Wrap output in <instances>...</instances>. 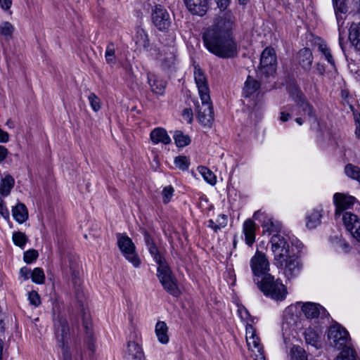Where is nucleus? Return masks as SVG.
<instances>
[{"instance_id": "f257e3e1", "label": "nucleus", "mask_w": 360, "mask_h": 360, "mask_svg": "<svg viewBox=\"0 0 360 360\" xmlns=\"http://www.w3.org/2000/svg\"><path fill=\"white\" fill-rule=\"evenodd\" d=\"M235 17L231 12H226L217 22L207 28L202 34L205 47L212 54L221 58H233L238 54V46L232 30Z\"/></svg>"}, {"instance_id": "f03ea898", "label": "nucleus", "mask_w": 360, "mask_h": 360, "mask_svg": "<svg viewBox=\"0 0 360 360\" xmlns=\"http://www.w3.org/2000/svg\"><path fill=\"white\" fill-rule=\"evenodd\" d=\"M254 281L266 297L276 301H283L285 299L288 294L287 288L280 278H275L270 274L261 279H254Z\"/></svg>"}, {"instance_id": "7ed1b4c3", "label": "nucleus", "mask_w": 360, "mask_h": 360, "mask_svg": "<svg viewBox=\"0 0 360 360\" xmlns=\"http://www.w3.org/2000/svg\"><path fill=\"white\" fill-rule=\"evenodd\" d=\"M144 7L151 10L153 25L160 32H167L172 25V18L165 6L159 4V0H146Z\"/></svg>"}, {"instance_id": "20e7f679", "label": "nucleus", "mask_w": 360, "mask_h": 360, "mask_svg": "<svg viewBox=\"0 0 360 360\" xmlns=\"http://www.w3.org/2000/svg\"><path fill=\"white\" fill-rule=\"evenodd\" d=\"M157 277L167 292L176 297L181 295L177 280L167 262L158 266Z\"/></svg>"}, {"instance_id": "39448f33", "label": "nucleus", "mask_w": 360, "mask_h": 360, "mask_svg": "<svg viewBox=\"0 0 360 360\" xmlns=\"http://www.w3.org/2000/svg\"><path fill=\"white\" fill-rule=\"evenodd\" d=\"M117 246L124 258L134 267H139L141 259L136 252V247L132 240L126 233H117Z\"/></svg>"}, {"instance_id": "423d86ee", "label": "nucleus", "mask_w": 360, "mask_h": 360, "mask_svg": "<svg viewBox=\"0 0 360 360\" xmlns=\"http://www.w3.org/2000/svg\"><path fill=\"white\" fill-rule=\"evenodd\" d=\"M328 338L332 346L340 350L348 346L349 335L345 328L336 323L329 328Z\"/></svg>"}, {"instance_id": "0eeeda50", "label": "nucleus", "mask_w": 360, "mask_h": 360, "mask_svg": "<svg viewBox=\"0 0 360 360\" xmlns=\"http://www.w3.org/2000/svg\"><path fill=\"white\" fill-rule=\"evenodd\" d=\"M250 267L255 279H261L266 275H270L269 262L266 255L257 250L255 255L250 259Z\"/></svg>"}, {"instance_id": "6e6552de", "label": "nucleus", "mask_w": 360, "mask_h": 360, "mask_svg": "<svg viewBox=\"0 0 360 360\" xmlns=\"http://www.w3.org/2000/svg\"><path fill=\"white\" fill-rule=\"evenodd\" d=\"M210 0H184L188 10L193 15L203 16L207 11ZM218 7L225 10L230 3V0H216Z\"/></svg>"}, {"instance_id": "1a4fd4ad", "label": "nucleus", "mask_w": 360, "mask_h": 360, "mask_svg": "<svg viewBox=\"0 0 360 360\" xmlns=\"http://www.w3.org/2000/svg\"><path fill=\"white\" fill-rule=\"evenodd\" d=\"M271 250L275 262H282L283 258L290 255V246L286 238L280 234H274L271 238Z\"/></svg>"}, {"instance_id": "9d476101", "label": "nucleus", "mask_w": 360, "mask_h": 360, "mask_svg": "<svg viewBox=\"0 0 360 360\" xmlns=\"http://www.w3.org/2000/svg\"><path fill=\"white\" fill-rule=\"evenodd\" d=\"M275 264L278 267L283 269L285 276L288 280L297 276L302 269V264H300L299 258L294 254L283 258L282 262L277 261Z\"/></svg>"}, {"instance_id": "9b49d317", "label": "nucleus", "mask_w": 360, "mask_h": 360, "mask_svg": "<svg viewBox=\"0 0 360 360\" xmlns=\"http://www.w3.org/2000/svg\"><path fill=\"white\" fill-rule=\"evenodd\" d=\"M277 59L275 50L266 47L262 53L260 66L262 72L267 77L272 75L276 70Z\"/></svg>"}, {"instance_id": "f8f14e48", "label": "nucleus", "mask_w": 360, "mask_h": 360, "mask_svg": "<svg viewBox=\"0 0 360 360\" xmlns=\"http://www.w3.org/2000/svg\"><path fill=\"white\" fill-rule=\"evenodd\" d=\"M55 336L58 347L68 345L70 339V327L66 318H60L53 321Z\"/></svg>"}, {"instance_id": "ddd939ff", "label": "nucleus", "mask_w": 360, "mask_h": 360, "mask_svg": "<svg viewBox=\"0 0 360 360\" xmlns=\"http://www.w3.org/2000/svg\"><path fill=\"white\" fill-rule=\"evenodd\" d=\"M55 336L58 347L68 345L70 339V327L66 318H60L53 321Z\"/></svg>"}, {"instance_id": "4468645a", "label": "nucleus", "mask_w": 360, "mask_h": 360, "mask_svg": "<svg viewBox=\"0 0 360 360\" xmlns=\"http://www.w3.org/2000/svg\"><path fill=\"white\" fill-rule=\"evenodd\" d=\"M356 198L342 193H335L333 195V203L335 207V219L337 220L340 216L351 208L354 204Z\"/></svg>"}, {"instance_id": "2eb2a0df", "label": "nucleus", "mask_w": 360, "mask_h": 360, "mask_svg": "<svg viewBox=\"0 0 360 360\" xmlns=\"http://www.w3.org/2000/svg\"><path fill=\"white\" fill-rule=\"evenodd\" d=\"M346 230L360 243V217L351 212H345L342 217Z\"/></svg>"}, {"instance_id": "dca6fc26", "label": "nucleus", "mask_w": 360, "mask_h": 360, "mask_svg": "<svg viewBox=\"0 0 360 360\" xmlns=\"http://www.w3.org/2000/svg\"><path fill=\"white\" fill-rule=\"evenodd\" d=\"M194 69V79L200 99L207 100L210 96V88L207 77L199 67L195 66Z\"/></svg>"}, {"instance_id": "f3484780", "label": "nucleus", "mask_w": 360, "mask_h": 360, "mask_svg": "<svg viewBox=\"0 0 360 360\" xmlns=\"http://www.w3.org/2000/svg\"><path fill=\"white\" fill-rule=\"evenodd\" d=\"M202 106L198 111V119L200 122L207 127H211L214 121V110L210 99V96L207 100H201Z\"/></svg>"}, {"instance_id": "a211bd4d", "label": "nucleus", "mask_w": 360, "mask_h": 360, "mask_svg": "<svg viewBox=\"0 0 360 360\" xmlns=\"http://www.w3.org/2000/svg\"><path fill=\"white\" fill-rule=\"evenodd\" d=\"M294 107V110L296 111L297 115L304 116L309 121H317L316 109L313 105L307 100V98H305L296 103Z\"/></svg>"}, {"instance_id": "6ab92c4d", "label": "nucleus", "mask_w": 360, "mask_h": 360, "mask_svg": "<svg viewBox=\"0 0 360 360\" xmlns=\"http://www.w3.org/2000/svg\"><path fill=\"white\" fill-rule=\"evenodd\" d=\"M302 311L307 319H315L319 316L323 318L328 315L324 307L314 302L304 303L302 306Z\"/></svg>"}, {"instance_id": "aec40b11", "label": "nucleus", "mask_w": 360, "mask_h": 360, "mask_svg": "<svg viewBox=\"0 0 360 360\" xmlns=\"http://www.w3.org/2000/svg\"><path fill=\"white\" fill-rule=\"evenodd\" d=\"M349 38L355 49L354 53L352 54L351 60L358 63L360 62V24L351 27Z\"/></svg>"}, {"instance_id": "412c9836", "label": "nucleus", "mask_w": 360, "mask_h": 360, "mask_svg": "<svg viewBox=\"0 0 360 360\" xmlns=\"http://www.w3.org/2000/svg\"><path fill=\"white\" fill-rule=\"evenodd\" d=\"M82 326L85 330L84 345L90 352L89 355L93 356L96 350V345L91 321L84 317Z\"/></svg>"}, {"instance_id": "4be33fe9", "label": "nucleus", "mask_w": 360, "mask_h": 360, "mask_svg": "<svg viewBox=\"0 0 360 360\" xmlns=\"http://www.w3.org/2000/svg\"><path fill=\"white\" fill-rule=\"evenodd\" d=\"M259 82L249 75L245 82L243 95L246 98H254L259 94Z\"/></svg>"}, {"instance_id": "5701e85b", "label": "nucleus", "mask_w": 360, "mask_h": 360, "mask_svg": "<svg viewBox=\"0 0 360 360\" xmlns=\"http://www.w3.org/2000/svg\"><path fill=\"white\" fill-rule=\"evenodd\" d=\"M150 139L153 144L162 143L164 145L170 144L171 138L165 129L162 127H156L153 129L150 134Z\"/></svg>"}, {"instance_id": "b1692460", "label": "nucleus", "mask_w": 360, "mask_h": 360, "mask_svg": "<svg viewBox=\"0 0 360 360\" xmlns=\"http://www.w3.org/2000/svg\"><path fill=\"white\" fill-rule=\"evenodd\" d=\"M256 224L250 219H246L243 225V233L245 236V243L251 247L255 241Z\"/></svg>"}, {"instance_id": "393cba45", "label": "nucleus", "mask_w": 360, "mask_h": 360, "mask_svg": "<svg viewBox=\"0 0 360 360\" xmlns=\"http://www.w3.org/2000/svg\"><path fill=\"white\" fill-rule=\"evenodd\" d=\"M148 83L153 94L159 96H163L165 94L167 82L164 79L157 77L155 75L148 74Z\"/></svg>"}, {"instance_id": "a878e982", "label": "nucleus", "mask_w": 360, "mask_h": 360, "mask_svg": "<svg viewBox=\"0 0 360 360\" xmlns=\"http://www.w3.org/2000/svg\"><path fill=\"white\" fill-rule=\"evenodd\" d=\"M298 63L302 68L309 72L311 68L313 63V54L310 49L303 48L297 53Z\"/></svg>"}, {"instance_id": "bb28decb", "label": "nucleus", "mask_w": 360, "mask_h": 360, "mask_svg": "<svg viewBox=\"0 0 360 360\" xmlns=\"http://www.w3.org/2000/svg\"><path fill=\"white\" fill-rule=\"evenodd\" d=\"M13 219L19 224H23L28 219V210L24 203L18 202L12 207Z\"/></svg>"}, {"instance_id": "cd10ccee", "label": "nucleus", "mask_w": 360, "mask_h": 360, "mask_svg": "<svg viewBox=\"0 0 360 360\" xmlns=\"http://www.w3.org/2000/svg\"><path fill=\"white\" fill-rule=\"evenodd\" d=\"M249 349L255 353V360H265L264 352L263 347L260 344L258 336L252 338L250 340L247 341Z\"/></svg>"}, {"instance_id": "c85d7f7f", "label": "nucleus", "mask_w": 360, "mask_h": 360, "mask_svg": "<svg viewBox=\"0 0 360 360\" xmlns=\"http://www.w3.org/2000/svg\"><path fill=\"white\" fill-rule=\"evenodd\" d=\"M323 210L321 207L314 209L307 217L306 226L307 228L315 229L321 224Z\"/></svg>"}, {"instance_id": "c756f323", "label": "nucleus", "mask_w": 360, "mask_h": 360, "mask_svg": "<svg viewBox=\"0 0 360 360\" xmlns=\"http://www.w3.org/2000/svg\"><path fill=\"white\" fill-rule=\"evenodd\" d=\"M262 226L264 233L269 235L278 234L281 229V224L272 218H265L262 222Z\"/></svg>"}, {"instance_id": "7c9ffc66", "label": "nucleus", "mask_w": 360, "mask_h": 360, "mask_svg": "<svg viewBox=\"0 0 360 360\" xmlns=\"http://www.w3.org/2000/svg\"><path fill=\"white\" fill-rule=\"evenodd\" d=\"M127 354L133 360H145L141 347L134 341L128 342Z\"/></svg>"}, {"instance_id": "2f4dec72", "label": "nucleus", "mask_w": 360, "mask_h": 360, "mask_svg": "<svg viewBox=\"0 0 360 360\" xmlns=\"http://www.w3.org/2000/svg\"><path fill=\"white\" fill-rule=\"evenodd\" d=\"M135 43L143 50L148 51L150 47V40L147 32L142 28H138L135 36Z\"/></svg>"}, {"instance_id": "473e14b6", "label": "nucleus", "mask_w": 360, "mask_h": 360, "mask_svg": "<svg viewBox=\"0 0 360 360\" xmlns=\"http://www.w3.org/2000/svg\"><path fill=\"white\" fill-rule=\"evenodd\" d=\"M15 185V179L14 178L10 175L7 174L4 178L1 179L0 182V194L1 195L6 197L8 196L12 188Z\"/></svg>"}, {"instance_id": "72a5a7b5", "label": "nucleus", "mask_w": 360, "mask_h": 360, "mask_svg": "<svg viewBox=\"0 0 360 360\" xmlns=\"http://www.w3.org/2000/svg\"><path fill=\"white\" fill-rule=\"evenodd\" d=\"M168 327L165 321H158L155 325V334L158 340L162 344H167L169 342L167 335Z\"/></svg>"}, {"instance_id": "f704fd0d", "label": "nucleus", "mask_w": 360, "mask_h": 360, "mask_svg": "<svg viewBox=\"0 0 360 360\" xmlns=\"http://www.w3.org/2000/svg\"><path fill=\"white\" fill-rule=\"evenodd\" d=\"M304 334L307 344L314 347L316 349L320 347L319 336L314 330L309 328L305 330Z\"/></svg>"}, {"instance_id": "c9c22d12", "label": "nucleus", "mask_w": 360, "mask_h": 360, "mask_svg": "<svg viewBox=\"0 0 360 360\" xmlns=\"http://www.w3.org/2000/svg\"><path fill=\"white\" fill-rule=\"evenodd\" d=\"M288 91L290 98L295 102V104L307 98L305 95L302 91L301 89L296 84L290 85L288 86Z\"/></svg>"}, {"instance_id": "e433bc0d", "label": "nucleus", "mask_w": 360, "mask_h": 360, "mask_svg": "<svg viewBox=\"0 0 360 360\" xmlns=\"http://www.w3.org/2000/svg\"><path fill=\"white\" fill-rule=\"evenodd\" d=\"M176 146L178 148H183L191 143V139L188 135L184 134L183 131L177 130L174 131L173 136Z\"/></svg>"}, {"instance_id": "4c0bfd02", "label": "nucleus", "mask_w": 360, "mask_h": 360, "mask_svg": "<svg viewBox=\"0 0 360 360\" xmlns=\"http://www.w3.org/2000/svg\"><path fill=\"white\" fill-rule=\"evenodd\" d=\"M198 170L202 176L204 180L212 186L217 183V177L215 174L207 167L205 166H199Z\"/></svg>"}, {"instance_id": "58836bf2", "label": "nucleus", "mask_w": 360, "mask_h": 360, "mask_svg": "<svg viewBox=\"0 0 360 360\" xmlns=\"http://www.w3.org/2000/svg\"><path fill=\"white\" fill-rule=\"evenodd\" d=\"M14 32V27L13 25L8 22L4 21L0 25V34L4 37L6 41H9L12 39Z\"/></svg>"}, {"instance_id": "ea45409f", "label": "nucleus", "mask_w": 360, "mask_h": 360, "mask_svg": "<svg viewBox=\"0 0 360 360\" xmlns=\"http://www.w3.org/2000/svg\"><path fill=\"white\" fill-rule=\"evenodd\" d=\"M337 20L342 18L341 14L346 13L348 8L345 0H332Z\"/></svg>"}, {"instance_id": "a19ab883", "label": "nucleus", "mask_w": 360, "mask_h": 360, "mask_svg": "<svg viewBox=\"0 0 360 360\" xmlns=\"http://www.w3.org/2000/svg\"><path fill=\"white\" fill-rule=\"evenodd\" d=\"M106 63L109 65H115L116 63L115 45L113 42H109L105 52Z\"/></svg>"}, {"instance_id": "79ce46f5", "label": "nucleus", "mask_w": 360, "mask_h": 360, "mask_svg": "<svg viewBox=\"0 0 360 360\" xmlns=\"http://www.w3.org/2000/svg\"><path fill=\"white\" fill-rule=\"evenodd\" d=\"M345 172L346 175L357 181L360 184V168L353 165L352 164H347L345 167Z\"/></svg>"}, {"instance_id": "37998d69", "label": "nucleus", "mask_w": 360, "mask_h": 360, "mask_svg": "<svg viewBox=\"0 0 360 360\" xmlns=\"http://www.w3.org/2000/svg\"><path fill=\"white\" fill-rule=\"evenodd\" d=\"M148 250L158 266L167 263L165 257L161 254L157 245L151 248V249H148Z\"/></svg>"}, {"instance_id": "c03bdc74", "label": "nucleus", "mask_w": 360, "mask_h": 360, "mask_svg": "<svg viewBox=\"0 0 360 360\" xmlns=\"http://www.w3.org/2000/svg\"><path fill=\"white\" fill-rule=\"evenodd\" d=\"M52 314L53 321L60 318H66L65 315L62 313L63 302L56 299L52 303Z\"/></svg>"}, {"instance_id": "a18cd8bd", "label": "nucleus", "mask_w": 360, "mask_h": 360, "mask_svg": "<svg viewBox=\"0 0 360 360\" xmlns=\"http://www.w3.org/2000/svg\"><path fill=\"white\" fill-rule=\"evenodd\" d=\"M340 355L337 357V360H356L355 352L349 346L341 349Z\"/></svg>"}, {"instance_id": "49530a36", "label": "nucleus", "mask_w": 360, "mask_h": 360, "mask_svg": "<svg viewBox=\"0 0 360 360\" xmlns=\"http://www.w3.org/2000/svg\"><path fill=\"white\" fill-rule=\"evenodd\" d=\"M319 51L324 56L325 59L331 66L335 67V60L332 56L331 51L326 44L319 45Z\"/></svg>"}, {"instance_id": "de8ad7c7", "label": "nucleus", "mask_w": 360, "mask_h": 360, "mask_svg": "<svg viewBox=\"0 0 360 360\" xmlns=\"http://www.w3.org/2000/svg\"><path fill=\"white\" fill-rule=\"evenodd\" d=\"M32 282L37 284H42L45 281V275L42 269L34 268L30 276Z\"/></svg>"}, {"instance_id": "09e8293b", "label": "nucleus", "mask_w": 360, "mask_h": 360, "mask_svg": "<svg viewBox=\"0 0 360 360\" xmlns=\"http://www.w3.org/2000/svg\"><path fill=\"white\" fill-rule=\"evenodd\" d=\"M12 239H13V243L15 245H17L21 248H24V247L27 241V238L25 234L24 233L20 232V231L14 232L13 233Z\"/></svg>"}, {"instance_id": "8fccbe9b", "label": "nucleus", "mask_w": 360, "mask_h": 360, "mask_svg": "<svg viewBox=\"0 0 360 360\" xmlns=\"http://www.w3.org/2000/svg\"><path fill=\"white\" fill-rule=\"evenodd\" d=\"M174 165L179 169L185 171L188 169L190 162L187 157L179 155L174 159Z\"/></svg>"}, {"instance_id": "3c124183", "label": "nucleus", "mask_w": 360, "mask_h": 360, "mask_svg": "<svg viewBox=\"0 0 360 360\" xmlns=\"http://www.w3.org/2000/svg\"><path fill=\"white\" fill-rule=\"evenodd\" d=\"M292 360H307L305 351L300 347H293L291 349Z\"/></svg>"}, {"instance_id": "603ef678", "label": "nucleus", "mask_w": 360, "mask_h": 360, "mask_svg": "<svg viewBox=\"0 0 360 360\" xmlns=\"http://www.w3.org/2000/svg\"><path fill=\"white\" fill-rule=\"evenodd\" d=\"M294 105H286L282 108L280 112V120L282 122H287L291 118V112L295 110Z\"/></svg>"}, {"instance_id": "864d4df0", "label": "nucleus", "mask_w": 360, "mask_h": 360, "mask_svg": "<svg viewBox=\"0 0 360 360\" xmlns=\"http://www.w3.org/2000/svg\"><path fill=\"white\" fill-rule=\"evenodd\" d=\"M174 189L172 186H167L162 190V201L164 204H167L170 202L173 197Z\"/></svg>"}, {"instance_id": "5fc2aeb1", "label": "nucleus", "mask_w": 360, "mask_h": 360, "mask_svg": "<svg viewBox=\"0 0 360 360\" xmlns=\"http://www.w3.org/2000/svg\"><path fill=\"white\" fill-rule=\"evenodd\" d=\"M39 254L36 250H29L24 253L23 259L25 262L30 264L37 259Z\"/></svg>"}, {"instance_id": "6e6d98bb", "label": "nucleus", "mask_w": 360, "mask_h": 360, "mask_svg": "<svg viewBox=\"0 0 360 360\" xmlns=\"http://www.w3.org/2000/svg\"><path fill=\"white\" fill-rule=\"evenodd\" d=\"M337 250L340 252L349 253L352 250V247L345 240H339L337 242Z\"/></svg>"}, {"instance_id": "4d7b16f0", "label": "nucleus", "mask_w": 360, "mask_h": 360, "mask_svg": "<svg viewBox=\"0 0 360 360\" xmlns=\"http://www.w3.org/2000/svg\"><path fill=\"white\" fill-rule=\"evenodd\" d=\"M89 103L91 105V108L95 112H97L100 110V99L97 97V96L94 93H91L88 97Z\"/></svg>"}, {"instance_id": "13d9d810", "label": "nucleus", "mask_w": 360, "mask_h": 360, "mask_svg": "<svg viewBox=\"0 0 360 360\" xmlns=\"http://www.w3.org/2000/svg\"><path fill=\"white\" fill-rule=\"evenodd\" d=\"M28 300L30 304L35 307H39L41 304V298L37 292L32 290L28 293Z\"/></svg>"}, {"instance_id": "bf43d9fd", "label": "nucleus", "mask_w": 360, "mask_h": 360, "mask_svg": "<svg viewBox=\"0 0 360 360\" xmlns=\"http://www.w3.org/2000/svg\"><path fill=\"white\" fill-rule=\"evenodd\" d=\"M142 233L143 235L145 244L148 249H151V248L157 245L155 239L148 231L143 230Z\"/></svg>"}, {"instance_id": "052dcab7", "label": "nucleus", "mask_w": 360, "mask_h": 360, "mask_svg": "<svg viewBox=\"0 0 360 360\" xmlns=\"http://www.w3.org/2000/svg\"><path fill=\"white\" fill-rule=\"evenodd\" d=\"M216 223L219 227V231L227 226L228 224V216L224 214H221L217 216Z\"/></svg>"}, {"instance_id": "680f3d73", "label": "nucleus", "mask_w": 360, "mask_h": 360, "mask_svg": "<svg viewBox=\"0 0 360 360\" xmlns=\"http://www.w3.org/2000/svg\"><path fill=\"white\" fill-rule=\"evenodd\" d=\"M257 336L256 334L255 328L252 325L248 323L245 327V338L246 341L251 340L252 338Z\"/></svg>"}, {"instance_id": "e2e57ef3", "label": "nucleus", "mask_w": 360, "mask_h": 360, "mask_svg": "<svg viewBox=\"0 0 360 360\" xmlns=\"http://www.w3.org/2000/svg\"><path fill=\"white\" fill-rule=\"evenodd\" d=\"M62 350L63 360H72V354L68 345L59 347Z\"/></svg>"}, {"instance_id": "0e129e2a", "label": "nucleus", "mask_w": 360, "mask_h": 360, "mask_svg": "<svg viewBox=\"0 0 360 360\" xmlns=\"http://www.w3.org/2000/svg\"><path fill=\"white\" fill-rule=\"evenodd\" d=\"M354 124H355V135L358 139H360V114L354 113Z\"/></svg>"}, {"instance_id": "69168bd1", "label": "nucleus", "mask_w": 360, "mask_h": 360, "mask_svg": "<svg viewBox=\"0 0 360 360\" xmlns=\"http://www.w3.org/2000/svg\"><path fill=\"white\" fill-rule=\"evenodd\" d=\"M182 115L184 118L188 122V123H191L193 121V110L191 108H185L183 110Z\"/></svg>"}, {"instance_id": "338daca9", "label": "nucleus", "mask_w": 360, "mask_h": 360, "mask_svg": "<svg viewBox=\"0 0 360 360\" xmlns=\"http://www.w3.org/2000/svg\"><path fill=\"white\" fill-rule=\"evenodd\" d=\"M0 214L6 219L9 220L10 212L8 209L6 207L5 202L0 205Z\"/></svg>"}, {"instance_id": "774afa93", "label": "nucleus", "mask_w": 360, "mask_h": 360, "mask_svg": "<svg viewBox=\"0 0 360 360\" xmlns=\"http://www.w3.org/2000/svg\"><path fill=\"white\" fill-rule=\"evenodd\" d=\"M238 311L239 315L242 319L246 320V321H248L249 319H252L250 314L246 308H245V307L240 308V309H238Z\"/></svg>"}]
</instances>
